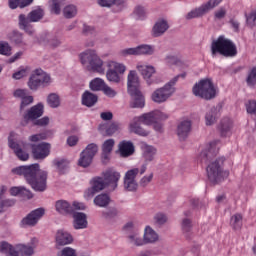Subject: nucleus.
I'll return each mask as SVG.
<instances>
[{"label": "nucleus", "instance_id": "nucleus-1", "mask_svg": "<svg viewBox=\"0 0 256 256\" xmlns=\"http://www.w3.org/2000/svg\"><path fill=\"white\" fill-rule=\"evenodd\" d=\"M13 175L24 177L34 191L43 192L47 189V172L40 169L39 164L18 166L11 170Z\"/></svg>", "mask_w": 256, "mask_h": 256}, {"label": "nucleus", "instance_id": "nucleus-2", "mask_svg": "<svg viewBox=\"0 0 256 256\" xmlns=\"http://www.w3.org/2000/svg\"><path fill=\"white\" fill-rule=\"evenodd\" d=\"M165 119H169V115L159 110L145 113L140 117L133 118L129 124L130 133H135V135H140L141 137H147L149 135V131L143 129V127H141V123L144 125H153V123L165 121Z\"/></svg>", "mask_w": 256, "mask_h": 256}, {"label": "nucleus", "instance_id": "nucleus-3", "mask_svg": "<svg viewBox=\"0 0 256 256\" xmlns=\"http://www.w3.org/2000/svg\"><path fill=\"white\" fill-rule=\"evenodd\" d=\"M211 53L213 57L217 53L223 55V57H235L237 55V46L231 40L225 38V36H220L212 42Z\"/></svg>", "mask_w": 256, "mask_h": 256}, {"label": "nucleus", "instance_id": "nucleus-4", "mask_svg": "<svg viewBox=\"0 0 256 256\" xmlns=\"http://www.w3.org/2000/svg\"><path fill=\"white\" fill-rule=\"evenodd\" d=\"M45 17V11L41 8L32 10L28 15L20 14L18 16V25L22 31L26 33H31V23H38Z\"/></svg>", "mask_w": 256, "mask_h": 256}, {"label": "nucleus", "instance_id": "nucleus-5", "mask_svg": "<svg viewBox=\"0 0 256 256\" xmlns=\"http://www.w3.org/2000/svg\"><path fill=\"white\" fill-rule=\"evenodd\" d=\"M224 159H217L214 162H211L207 168V177L210 183L217 184L221 183L225 177H229V172L223 171Z\"/></svg>", "mask_w": 256, "mask_h": 256}, {"label": "nucleus", "instance_id": "nucleus-6", "mask_svg": "<svg viewBox=\"0 0 256 256\" xmlns=\"http://www.w3.org/2000/svg\"><path fill=\"white\" fill-rule=\"evenodd\" d=\"M192 91L196 97H201V99L207 101L215 99L217 96V90L210 79L201 80L198 84H195Z\"/></svg>", "mask_w": 256, "mask_h": 256}, {"label": "nucleus", "instance_id": "nucleus-7", "mask_svg": "<svg viewBox=\"0 0 256 256\" xmlns=\"http://www.w3.org/2000/svg\"><path fill=\"white\" fill-rule=\"evenodd\" d=\"M82 65H88L89 69L96 73H104L103 60L93 50H87L80 55Z\"/></svg>", "mask_w": 256, "mask_h": 256}, {"label": "nucleus", "instance_id": "nucleus-8", "mask_svg": "<svg viewBox=\"0 0 256 256\" xmlns=\"http://www.w3.org/2000/svg\"><path fill=\"white\" fill-rule=\"evenodd\" d=\"M176 83L177 77H174L165 86L156 89L151 95L152 101H154V103H165V101L175 93Z\"/></svg>", "mask_w": 256, "mask_h": 256}, {"label": "nucleus", "instance_id": "nucleus-9", "mask_svg": "<svg viewBox=\"0 0 256 256\" xmlns=\"http://www.w3.org/2000/svg\"><path fill=\"white\" fill-rule=\"evenodd\" d=\"M147 171V165H142L141 168H133L131 170H128L124 177V189L126 191H137V187H139V184H137V181L135 178L137 175H143Z\"/></svg>", "mask_w": 256, "mask_h": 256}, {"label": "nucleus", "instance_id": "nucleus-10", "mask_svg": "<svg viewBox=\"0 0 256 256\" xmlns=\"http://www.w3.org/2000/svg\"><path fill=\"white\" fill-rule=\"evenodd\" d=\"M128 239L130 240V243H133V245H136V247H141V245H145V243H155L157 239H159V236L155 232V230L151 229V227H146L144 239L139 237V233L134 232L132 235L128 236Z\"/></svg>", "mask_w": 256, "mask_h": 256}, {"label": "nucleus", "instance_id": "nucleus-11", "mask_svg": "<svg viewBox=\"0 0 256 256\" xmlns=\"http://www.w3.org/2000/svg\"><path fill=\"white\" fill-rule=\"evenodd\" d=\"M14 137L15 133L11 132L8 138V144L10 149L14 151L16 157H18L20 161H27L29 159V153H27V151L25 150L27 149V147H29V144L23 141L15 142L13 141Z\"/></svg>", "mask_w": 256, "mask_h": 256}, {"label": "nucleus", "instance_id": "nucleus-12", "mask_svg": "<svg viewBox=\"0 0 256 256\" xmlns=\"http://www.w3.org/2000/svg\"><path fill=\"white\" fill-rule=\"evenodd\" d=\"M51 83V77L42 70H36L29 78L28 87L32 91H37L41 85H49Z\"/></svg>", "mask_w": 256, "mask_h": 256}, {"label": "nucleus", "instance_id": "nucleus-13", "mask_svg": "<svg viewBox=\"0 0 256 256\" xmlns=\"http://www.w3.org/2000/svg\"><path fill=\"white\" fill-rule=\"evenodd\" d=\"M99 151V146L95 143L89 144L86 149L80 154V158L78 160L79 167L87 168L91 163H93V158L97 155Z\"/></svg>", "mask_w": 256, "mask_h": 256}, {"label": "nucleus", "instance_id": "nucleus-14", "mask_svg": "<svg viewBox=\"0 0 256 256\" xmlns=\"http://www.w3.org/2000/svg\"><path fill=\"white\" fill-rule=\"evenodd\" d=\"M223 0H209L206 4L201 5L200 7L190 11L186 15V19H197V17H203V15L209 13L211 9H215Z\"/></svg>", "mask_w": 256, "mask_h": 256}, {"label": "nucleus", "instance_id": "nucleus-15", "mask_svg": "<svg viewBox=\"0 0 256 256\" xmlns=\"http://www.w3.org/2000/svg\"><path fill=\"white\" fill-rule=\"evenodd\" d=\"M155 53V48L151 45H140L135 48H126L120 51L122 57H127L129 55H153Z\"/></svg>", "mask_w": 256, "mask_h": 256}, {"label": "nucleus", "instance_id": "nucleus-16", "mask_svg": "<svg viewBox=\"0 0 256 256\" xmlns=\"http://www.w3.org/2000/svg\"><path fill=\"white\" fill-rule=\"evenodd\" d=\"M85 209V205L79 203V202H74L73 206H70L69 202L65 200H58L56 202V211L58 213H61L62 215H65L67 213H73V211H83Z\"/></svg>", "mask_w": 256, "mask_h": 256}, {"label": "nucleus", "instance_id": "nucleus-17", "mask_svg": "<svg viewBox=\"0 0 256 256\" xmlns=\"http://www.w3.org/2000/svg\"><path fill=\"white\" fill-rule=\"evenodd\" d=\"M103 178L107 187H110L112 191H115V189H117L119 180L121 179V174L115 169L109 168L108 170L103 172Z\"/></svg>", "mask_w": 256, "mask_h": 256}, {"label": "nucleus", "instance_id": "nucleus-18", "mask_svg": "<svg viewBox=\"0 0 256 256\" xmlns=\"http://www.w3.org/2000/svg\"><path fill=\"white\" fill-rule=\"evenodd\" d=\"M30 147L34 159H45V157H49L51 145L48 143L30 144Z\"/></svg>", "mask_w": 256, "mask_h": 256}, {"label": "nucleus", "instance_id": "nucleus-19", "mask_svg": "<svg viewBox=\"0 0 256 256\" xmlns=\"http://www.w3.org/2000/svg\"><path fill=\"white\" fill-rule=\"evenodd\" d=\"M218 143H219V140L210 142V144L206 147V149L201 152L200 158L202 163H207V161H211L213 157L217 156V153H219V147H217Z\"/></svg>", "mask_w": 256, "mask_h": 256}, {"label": "nucleus", "instance_id": "nucleus-20", "mask_svg": "<svg viewBox=\"0 0 256 256\" xmlns=\"http://www.w3.org/2000/svg\"><path fill=\"white\" fill-rule=\"evenodd\" d=\"M45 215V209L38 208L31 213H29L22 220V225H28L29 227H35V224L39 222V219Z\"/></svg>", "mask_w": 256, "mask_h": 256}, {"label": "nucleus", "instance_id": "nucleus-21", "mask_svg": "<svg viewBox=\"0 0 256 256\" xmlns=\"http://www.w3.org/2000/svg\"><path fill=\"white\" fill-rule=\"evenodd\" d=\"M128 93L131 96V109H143V107H145V96H143L141 90H134Z\"/></svg>", "mask_w": 256, "mask_h": 256}, {"label": "nucleus", "instance_id": "nucleus-22", "mask_svg": "<svg viewBox=\"0 0 256 256\" xmlns=\"http://www.w3.org/2000/svg\"><path fill=\"white\" fill-rule=\"evenodd\" d=\"M44 113V106L43 104L39 103L33 107H31L27 113L24 114L25 121H35V119H39L42 117Z\"/></svg>", "mask_w": 256, "mask_h": 256}, {"label": "nucleus", "instance_id": "nucleus-23", "mask_svg": "<svg viewBox=\"0 0 256 256\" xmlns=\"http://www.w3.org/2000/svg\"><path fill=\"white\" fill-rule=\"evenodd\" d=\"M233 129V121L230 118H223L218 124V131L222 137H229Z\"/></svg>", "mask_w": 256, "mask_h": 256}, {"label": "nucleus", "instance_id": "nucleus-24", "mask_svg": "<svg viewBox=\"0 0 256 256\" xmlns=\"http://www.w3.org/2000/svg\"><path fill=\"white\" fill-rule=\"evenodd\" d=\"M70 243H73V236L67 231L58 230L56 233V245L63 247L65 245H70Z\"/></svg>", "mask_w": 256, "mask_h": 256}, {"label": "nucleus", "instance_id": "nucleus-25", "mask_svg": "<svg viewBox=\"0 0 256 256\" xmlns=\"http://www.w3.org/2000/svg\"><path fill=\"white\" fill-rule=\"evenodd\" d=\"M189 133H191V121H182L177 128V135L179 139L184 141L189 137Z\"/></svg>", "mask_w": 256, "mask_h": 256}, {"label": "nucleus", "instance_id": "nucleus-26", "mask_svg": "<svg viewBox=\"0 0 256 256\" xmlns=\"http://www.w3.org/2000/svg\"><path fill=\"white\" fill-rule=\"evenodd\" d=\"M137 69L139 73L146 79L148 85H151L153 81H151V77L155 75V67L153 66H147V65H138Z\"/></svg>", "mask_w": 256, "mask_h": 256}, {"label": "nucleus", "instance_id": "nucleus-27", "mask_svg": "<svg viewBox=\"0 0 256 256\" xmlns=\"http://www.w3.org/2000/svg\"><path fill=\"white\" fill-rule=\"evenodd\" d=\"M74 218V227L76 229L87 228V215L83 212H72Z\"/></svg>", "mask_w": 256, "mask_h": 256}, {"label": "nucleus", "instance_id": "nucleus-28", "mask_svg": "<svg viewBox=\"0 0 256 256\" xmlns=\"http://www.w3.org/2000/svg\"><path fill=\"white\" fill-rule=\"evenodd\" d=\"M99 131L103 133V135H107L108 137H111L114 133H117L119 131V123L113 122L111 124H100L98 127Z\"/></svg>", "mask_w": 256, "mask_h": 256}, {"label": "nucleus", "instance_id": "nucleus-29", "mask_svg": "<svg viewBox=\"0 0 256 256\" xmlns=\"http://www.w3.org/2000/svg\"><path fill=\"white\" fill-rule=\"evenodd\" d=\"M119 151L121 157H131L135 153V146L132 142L122 141L119 144Z\"/></svg>", "mask_w": 256, "mask_h": 256}, {"label": "nucleus", "instance_id": "nucleus-30", "mask_svg": "<svg viewBox=\"0 0 256 256\" xmlns=\"http://www.w3.org/2000/svg\"><path fill=\"white\" fill-rule=\"evenodd\" d=\"M141 90L139 85V77L135 71H130L128 75V92Z\"/></svg>", "mask_w": 256, "mask_h": 256}, {"label": "nucleus", "instance_id": "nucleus-31", "mask_svg": "<svg viewBox=\"0 0 256 256\" xmlns=\"http://www.w3.org/2000/svg\"><path fill=\"white\" fill-rule=\"evenodd\" d=\"M113 147H115V140L108 139L104 142L102 146L103 163H106V161H109V156L111 155V151H113Z\"/></svg>", "mask_w": 256, "mask_h": 256}, {"label": "nucleus", "instance_id": "nucleus-32", "mask_svg": "<svg viewBox=\"0 0 256 256\" xmlns=\"http://www.w3.org/2000/svg\"><path fill=\"white\" fill-rule=\"evenodd\" d=\"M169 27L167 19L160 18L155 22L152 31L153 33H167V31H169Z\"/></svg>", "mask_w": 256, "mask_h": 256}, {"label": "nucleus", "instance_id": "nucleus-33", "mask_svg": "<svg viewBox=\"0 0 256 256\" xmlns=\"http://www.w3.org/2000/svg\"><path fill=\"white\" fill-rule=\"evenodd\" d=\"M97 101H98L97 95L89 91H85L84 94L82 95V104L85 105L86 107H93V105H95Z\"/></svg>", "mask_w": 256, "mask_h": 256}, {"label": "nucleus", "instance_id": "nucleus-34", "mask_svg": "<svg viewBox=\"0 0 256 256\" xmlns=\"http://www.w3.org/2000/svg\"><path fill=\"white\" fill-rule=\"evenodd\" d=\"M38 43L41 45H50L51 47H59V45H61L58 39H51L49 34H41Z\"/></svg>", "mask_w": 256, "mask_h": 256}, {"label": "nucleus", "instance_id": "nucleus-35", "mask_svg": "<svg viewBox=\"0 0 256 256\" xmlns=\"http://www.w3.org/2000/svg\"><path fill=\"white\" fill-rule=\"evenodd\" d=\"M132 17L136 21H145V19H147V11L145 10V7L141 5L136 6L132 13Z\"/></svg>", "mask_w": 256, "mask_h": 256}, {"label": "nucleus", "instance_id": "nucleus-36", "mask_svg": "<svg viewBox=\"0 0 256 256\" xmlns=\"http://www.w3.org/2000/svg\"><path fill=\"white\" fill-rule=\"evenodd\" d=\"M111 203V197L109 194H99L94 198V204L97 207H107Z\"/></svg>", "mask_w": 256, "mask_h": 256}, {"label": "nucleus", "instance_id": "nucleus-37", "mask_svg": "<svg viewBox=\"0 0 256 256\" xmlns=\"http://www.w3.org/2000/svg\"><path fill=\"white\" fill-rule=\"evenodd\" d=\"M205 121L207 126L215 125V123H217V108L211 107L206 112Z\"/></svg>", "mask_w": 256, "mask_h": 256}, {"label": "nucleus", "instance_id": "nucleus-38", "mask_svg": "<svg viewBox=\"0 0 256 256\" xmlns=\"http://www.w3.org/2000/svg\"><path fill=\"white\" fill-rule=\"evenodd\" d=\"M230 225L234 231H239L243 227V215L239 213L234 214L230 219Z\"/></svg>", "mask_w": 256, "mask_h": 256}, {"label": "nucleus", "instance_id": "nucleus-39", "mask_svg": "<svg viewBox=\"0 0 256 256\" xmlns=\"http://www.w3.org/2000/svg\"><path fill=\"white\" fill-rule=\"evenodd\" d=\"M8 3L10 9H17V7L25 9V7H29L33 3V0H8Z\"/></svg>", "mask_w": 256, "mask_h": 256}, {"label": "nucleus", "instance_id": "nucleus-40", "mask_svg": "<svg viewBox=\"0 0 256 256\" xmlns=\"http://www.w3.org/2000/svg\"><path fill=\"white\" fill-rule=\"evenodd\" d=\"M17 253H20L22 256H31L35 253V246H27L25 244H18L16 246Z\"/></svg>", "mask_w": 256, "mask_h": 256}, {"label": "nucleus", "instance_id": "nucleus-41", "mask_svg": "<svg viewBox=\"0 0 256 256\" xmlns=\"http://www.w3.org/2000/svg\"><path fill=\"white\" fill-rule=\"evenodd\" d=\"M0 253H5L6 255L10 256H19V252H17L15 248H13L11 244L7 242L0 243Z\"/></svg>", "mask_w": 256, "mask_h": 256}, {"label": "nucleus", "instance_id": "nucleus-42", "mask_svg": "<svg viewBox=\"0 0 256 256\" xmlns=\"http://www.w3.org/2000/svg\"><path fill=\"white\" fill-rule=\"evenodd\" d=\"M165 63L167 65H176L177 67H182V65H185L183 62V59L180 55H168L165 57Z\"/></svg>", "mask_w": 256, "mask_h": 256}, {"label": "nucleus", "instance_id": "nucleus-43", "mask_svg": "<svg viewBox=\"0 0 256 256\" xmlns=\"http://www.w3.org/2000/svg\"><path fill=\"white\" fill-rule=\"evenodd\" d=\"M91 185L97 193H99V191H103V189H105V187H107L105 178L103 179L101 177L93 178L91 181Z\"/></svg>", "mask_w": 256, "mask_h": 256}, {"label": "nucleus", "instance_id": "nucleus-44", "mask_svg": "<svg viewBox=\"0 0 256 256\" xmlns=\"http://www.w3.org/2000/svg\"><path fill=\"white\" fill-rule=\"evenodd\" d=\"M156 153H157V150L153 148V146L145 145L143 147V157L145 161H153V159H155Z\"/></svg>", "mask_w": 256, "mask_h": 256}, {"label": "nucleus", "instance_id": "nucleus-45", "mask_svg": "<svg viewBox=\"0 0 256 256\" xmlns=\"http://www.w3.org/2000/svg\"><path fill=\"white\" fill-rule=\"evenodd\" d=\"M47 103L52 109H57V107L61 105V98H59V95L55 93L49 94Z\"/></svg>", "mask_w": 256, "mask_h": 256}, {"label": "nucleus", "instance_id": "nucleus-46", "mask_svg": "<svg viewBox=\"0 0 256 256\" xmlns=\"http://www.w3.org/2000/svg\"><path fill=\"white\" fill-rule=\"evenodd\" d=\"M105 81L101 78H95L90 82V89L91 91H103L105 87Z\"/></svg>", "mask_w": 256, "mask_h": 256}, {"label": "nucleus", "instance_id": "nucleus-47", "mask_svg": "<svg viewBox=\"0 0 256 256\" xmlns=\"http://www.w3.org/2000/svg\"><path fill=\"white\" fill-rule=\"evenodd\" d=\"M246 83L248 87H255L256 85V67H253L247 75Z\"/></svg>", "mask_w": 256, "mask_h": 256}, {"label": "nucleus", "instance_id": "nucleus-48", "mask_svg": "<svg viewBox=\"0 0 256 256\" xmlns=\"http://www.w3.org/2000/svg\"><path fill=\"white\" fill-rule=\"evenodd\" d=\"M246 25L253 29L256 27V10H253L250 14L245 13Z\"/></svg>", "mask_w": 256, "mask_h": 256}, {"label": "nucleus", "instance_id": "nucleus-49", "mask_svg": "<svg viewBox=\"0 0 256 256\" xmlns=\"http://www.w3.org/2000/svg\"><path fill=\"white\" fill-rule=\"evenodd\" d=\"M63 13L66 19H73L77 15V8L75 5H68L64 8Z\"/></svg>", "mask_w": 256, "mask_h": 256}, {"label": "nucleus", "instance_id": "nucleus-50", "mask_svg": "<svg viewBox=\"0 0 256 256\" xmlns=\"http://www.w3.org/2000/svg\"><path fill=\"white\" fill-rule=\"evenodd\" d=\"M54 165H55V167H57V169L60 173H63V171L69 167V160L56 159V160H54Z\"/></svg>", "mask_w": 256, "mask_h": 256}, {"label": "nucleus", "instance_id": "nucleus-51", "mask_svg": "<svg viewBox=\"0 0 256 256\" xmlns=\"http://www.w3.org/2000/svg\"><path fill=\"white\" fill-rule=\"evenodd\" d=\"M10 41L12 43H15V45H27V43H25V40H23V34L21 33H12L10 35Z\"/></svg>", "mask_w": 256, "mask_h": 256}, {"label": "nucleus", "instance_id": "nucleus-52", "mask_svg": "<svg viewBox=\"0 0 256 256\" xmlns=\"http://www.w3.org/2000/svg\"><path fill=\"white\" fill-rule=\"evenodd\" d=\"M10 193H11V195H14V196L23 195V194L27 193L28 194V199H31L33 197V194H31V192L27 191L23 187H12L10 189Z\"/></svg>", "mask_w": 256, "mask_h": 256}, {"label": "nucleus", "instance_id": "nucleus-53", "mask_svg": "<svg viewBox=\"0 0 256 256\" xmlns=\"http://www.w3.org/2000/svg\"><path fill=\"white\" fill-rule=\"evenodd\" d=\"M124 0H98L100 7H111L112 5H123Z\"/></svg>", "mask_w": 256, "mask_h": 256}, {"label": "nucleus", "instance_id": "nucleus-54", "mask_svg": "<svg viewBox=\"0 0 256 256\" xmlns=\"http://www.w3.org/2000/svg\"><path fill=\"white\" fill-rule=\"evenodd\" d=\"M0 55H6L9 57L11 55V46L7 42H0Z\"/></svg>", "mask_w": 256, "mask_h": 256}, {"label": "nucleus", "instance_id": "nucleus-55", "mask_svg": "<svg viewBox=\"0 0 256 256\" xmlns=\"http://www.w3.org/2000/svg\"><path fill=\"white\" fill-rule=\"evenodd\" d=\"M246 111L249 115H256V100H249L246 103Z\"/></svg>", "mask_w": 256, "mask_h": 256}, {"label": "nucleus", "instance_id": "nucleus-56", "mask_svg": "<svg viewBox=\"0 0 256 256\" xmlns=\"http://www.w3.org/2000/svg\"><path fill=\"white\" fill-rule=\"evenodd\" d=\"M106 77L108 81L119 83V74L113 68L107 72Z\"/></svg>", "mask_w": 256, "mask_h": 256}, {"label": "nucleus", "instance_id": "nucleus-57", "mask_svg": "<svg viewBox=\"0 0 256 256\" xmlns=\"http://www.w3.org/2000/svg\"><path fill=\"white\" fill-rule=\"evenodd\" d=\"M102 217H104V219H113V217H117V208H110L106 211H103Z\"/></svg>", "mask_w": 256, "mask_h": 256}, {"label": "nucleus", "instance_id": "nucleus-58", "mask_svg": "<svg viewBox=\"0 0 256 256\" xmlns=\"http://www.w3.org/2000/svg\"><path fill=\"white\" fill-rule=\"evenodd\" d=\"M45 139H47V134L45 133L35 134L29 137V141H31L32 143H37Z\"/></svg>", "mask_w": 256, "mask_h": 256}, {"label": "nucleus", "instance_id": "nucleus-59", "mask_svg": "<svg viewBox=\"0 0 256 256\" xmlns=\"http://www.w3.org/2000/svg\"><path fill=\"white\" fill-rule=\"evenodd\" d=\"M31 103H33V96H27V94H26L25 97L22 98V102L20 105V111H23V109H25V107H27V105H31Z\"/></svg>", "mask_w": 256, "mask_h": 256}, {"label": "nucleus", "instance_id": "nucleus-60", "mask_svg": "<svg viewBox=\"0 0 256 256\" xmlns=\"http://www.w3.org/2000/svg\"><path fill=\"white\" fill-rule=\"evenodd\" d=\"M60 256H77V251L71 247H65Z\"/></svg>", "mask_w": 256, "mask_h": 256}, {"label": "nucleus", "instance_id": "nucleus-61", "mask_svg": "<svg viewBox=\"0 0 256 256\" xmlns=\"http://www.w3.org/2000/svg\"><path fill=\"white\" fill-rule=\"evenodd\" d=\"M153 181V173H151L149 176H144L140 182L139 185L140 187H147Z\"/></svg>", "mask_w": 256, "mask_h": 256}, {"label": "nucleus", "instance_id": "nucleus-62", "mask_svg": "<svg viewBox=\"0 0 256 256\" xmlns=\"http://www.w3.org/2000/svg\"><path fill=\"white\" fill-rule=\"evenodd\" d=\"M28 74L27 68H23L13 74V79H23V77H27Z\"/></svg>", "mask_w": 256, "mask_h": 256}, {"label": "nucleus", "instance_id": "nucleus-63", "mask_svg": "<svg viewBox=\"0 0 256 256\" xmlns=\"http://www.w3.org/2000/svg\"><path fill=\"white\" fill-rule=\"evenodd\" d=\"M61 5H63V1L52 2V11L55 15H59L61 13Z\"/></svg>", "mask_w": 256, "mask_h": 256}, {"label": "nucleus", "instance_id": "nucleus-64", "mask_svg": "<svg viewBox=\"0 0 256 256\" xmlns=\"http://www.w3.org/2000/svg\"><path fill=\"white\" fill-rule=\"evenodd\" d=\"M111 67L117 73H120V74L125 73L126 68H125V65L123 64L113 62Z\"/></svg>", "mask_w": 256, "mask_h": 256}]
</instances>
